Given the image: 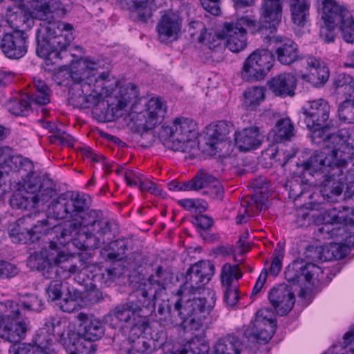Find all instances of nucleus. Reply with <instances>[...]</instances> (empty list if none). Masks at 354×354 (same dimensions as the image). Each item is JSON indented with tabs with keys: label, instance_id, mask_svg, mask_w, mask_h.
<instances>
[{
	"label": "nucleus",
	"instance_id": "obj_11",
	"mask_svg": "<svg viewBox=\"0 0 354 354\" xmlns=\"http://www.w3.org/2000/svg\"><path fill=\"white\" fill-rule=\"evenodd\" d=\"M8 312V314L0 316V337L8 342L17 343L25 338L28 324L21 319L17 302H10Z\"/></svg>",
	"mask_w": 354,
	"mask_h": 354
},
{
	"label": "nucleus",
	"instance_id": "obj_19",
	"mask_svg": "<svg viewBox=\"0 0 354 354\" xmlns=\"http://www.w3.org/2000/svg\"><path fill=\"white\" fill-rule=\"evenodd\" d=\"M281 13L282 0H264L261 4L257 32L265 30L272 33L281 21Z\"/></svg>",
	"mask_w": 354,
	"mask_h": 354
},
{
	"label": "nucleus",
	"instance_id": "obj_23",
	"mask_svg": "<svg viewBox=\"0 0 354 354\" xmlns=\"http://www.w3.org/2000/svg\"><path fill=\"white\" fill-rule=\"evenodd\" d=\"M320 15L323 24L329 27L340 26L344 21L348 22L351 14L333 0H324Z\"/></svg>",
	"mask_w": 354,
	"mask_h": 354
},
{
	"label": "nucleus",
	"instance_id": "obj_59",
	"mask_svg": "<svg viewBox=\"0 0 354 354\" xmlns=\"http://www.w3.org/2000/svg\"><path fill=\"white\" fill-rule=\"evenodd\" d=\"M147 317L138 316L136 320L128 324L127 326H124V328H129V341L137 337H145L142 335L149 328Z\"/></svg>",
	"mask_w": 354,
	"mask_h": 354
},
{
	"label": "nucleus",
	"instance_id": "obj_49",
	"mask_svg": "<svg viewBox=\"0 0 354 354\" xmlns=\"http://www.w3.org/2000/svg\"><path fill=\"white\" fill-rule=\"evenodd\" d=\"M328 216L330 218H327V221H337L340 226L346 225L354 227V209L352 208L344 207L342 210L330 209Z\"/></svg>",
	"mask_w": 354,
	"mask_h": 354
},
{
	"label": "nucleus",
	"instance_id": "obj_26",
	"mask_svg": "<svg viewBox=\"0 0 354 354\" xmlns=\"http://www.w3.org/2000/svg\"><path fill=\"white\" fill-rule=\"evenodd\" d=\"M59 336L60 342L68 354H93L95 352L93 341L85 339L75 331H68L66 336L61 333Z\"/></svg>",
	"mask_w": 354,
	"mask_h": 354
},
{
	"label": "nucleus",
	"instance_id": "obj_38",
	"mask_svg": "<svg viewBox=\"0 0 354 354\" xmlns=\"http://www.w3.org/2000/svg\"><path fill=\"white\" fill-rule=\"evenodd\" d=\"M329 154H330V151H315L306 161L301 162L304 171H308L312 176H317L318 179L322 178L323 170H325L329 160L328 158Z\"/></svg>",
	"mask_w": 354,
	"mask_h": 354
},
{
	"label": "nucleus",
	"instance_id": "obj_7",
	"mask_svg": "<svg viewBox=\"0 0 354 354\" xmlns=\"http://www.w3.org/2000/svg\"><path fill=\"white\" fill-rule=\"evenodd\" d=\"M83 231L77 243V250L97 248L109 244L114 237L116 224L104 216L100 210H91L82 222Z\"/></svg>",
	"mask_w": 354,
	"mask_h": 354
},
{
	"label": "nucleus",
	"instance_id": "obj_29",
	"mask_svg": "<svg viewBox=\"0 0 354 354\" xmlns=\"http://www.w3.org/2000/svg\"><path fill=\"white\" fill-rule=\"evenodd\" d=\"M7 21L14 31L26 32L34 25V19L31 13L24 8L15 6L9 8L6 12Z\"/></svg>",
	"mask_w": 354,
	"mask_h": 354
},
{
	"label": "nucleus",
	"instance_id": "obj_40",
	"mask_svg": "<svg viewBox=\"0 0 354 354\" xmlns=\"http://www.w3.org/2000/svg\"><path fill=\"white\" fill-rule=\"evenodd\" d=\"M268 299L276 313L280 316L288 314V285L280 284L272 288Z\"/></svg>",
	"mask_w": 354,
	"mask_h": 354
},
{
	"label": "nucleus",
	"instance_id": "obj_60",
	"mask_svg": "<svg viewBox=\"0 0 354 354\" xmlns=\"http://www.w3.org/2000/svg\"><path fill=\"white\" fill-rule=\"evenodd\" d=\"M8 111L15 115H25L30 110V103L25 99H10L6 104Z\"/></svg>",
	"mask_w": 354,
	"mask_h": 354
},
{
	"label": "nucleus",
	"instance_id": "obj_8",
	"mask_svg": "<svg viewBox=\"0 0 354 354\" xmlns=\"http://www.w3.org/2000/svg\"><path fill=\"white\" fill-rule=\"evenodd\" d=\"M91 197L84 193L67 192L53 199L48 206L49 214L56 219L70 218L83 221V217L92 209H89Z\"/></svg>",
	"mask_w": 354,
	"mask_h": 354
},
{
	"label": "nucleus",
	"instance_id": "obj_3",
	"mask_svg": "<svg viewBox=\"0 0 354 354\" xmlns=\"http://www.w3.org/2000/svg\"><path fill=\"white\" fill-rule=\"evenodd\" d=\"M82 221L65 223L62 226L55 225L54 232L57 234L56 241L60 245L67 246L72 253H65L57 248L55 241H51L48 248L40 252H35L27 259V266H59L60 263H70L73 259L82 261L87 253L75 252L77 243L82 234Z\"/></svg>",
	"mask_w": 354,
	"mask_h": 354
},
{
	"label": "nucleus",
	"instance_id": "obj_4",
	"mask_svg": "<svg viewBox=\"0 0 354 354\" xmlns=\"http://www.w3.org/2000/svg\"><path fill=\"white\" fill-rule=\"evenodd\" d=\"M81 72L80 77L84 83L90 86V93L95 98V107L92 112L102 122L111 120V113L107 109L111 94L117 87V80L111 77L109 72L102 73L97 77L91 73L97 70L100 64L99 62L91 57L82 59L79 62Z\"/></svg>",
	"mask_w": 354,
	"mask_h": 354
},
{
	"label": "nucleus",
	"instance_id": "obj_13",
	"mask_svg": "<svg viewBox=\"0 0 354 354\" xmlns=\"http://www.w3.org/2000/svg\"><path fill=\"white\" fill-rule=\"evenodd\" d=\"M255 21L248 17L238 19L236 22L225 23L223 34L225 38V46L230 50L239 53L247 46L246 28H255Z\"/></svg>",
	"mask_w": 354,
	"mask_h": 354
},
{
	"label": "nucleus",
	"instance_id": "obj_33",
	"mask_svg": "<svg viewBox=\"0 0 354 354\" xmlns=\"http://www.w3.org/2000/svg\"><path fill=\"white\" fill-rule=\"evenodd\" d=\"M156 290L152 292V289L147 290L145 288H139L134 291L131 297L135 298V300H131L129 302L132 306L138 309L136 313L140 317H148L155 310V303L153 299L150 298V296H154L156 293Z\"/></svg>",
	"mask_w": 354,
	"mask_h": 354
},
{
	"label": "nucleus",
	"instance_id": "obj_64",
	"mask_svg": "<svg viewBox=\"0 0 354 354\" xmlns=\"http://www.w3.org/2000/svg\"><path fill=\"white\" fill-rule=\"evenodd\" d=\"M339 119L347 123H354V100H346L338 108Z\"/></svg>",
	"mask_w": 354,
	"mask_h": 354
},
{
	"label": "nucleus",
	"instance_id": "obj_18",
	"mask_svg": "<svg viewBox=\"0 0 354 354\" xmlns=\"http://www.w3.org/2000/svg\"><path fill=\"white\" fill-rule=\"evenodd\" d=\"M166 113V108L161 100L158 97L151 98L148 101L145 111L139 113L131 111L129 116L133 122H144L143 128H154L160 123Z\"/></svg>",
	"mask_w": 354,
	"mask_h": 354
},
{
	"label": "nucleus",
	"instance_id": "obj_5",
	"mask_svg": "<svg viewBox=\"0 0 354 354\" xmlns=\"http://www.w3.org/2000/svg\"><path fill=\"white\" fill-rule=\"evenodd\" d=\"M354 154V140L349 143H343L331 149L328 156V162L322 178H319L320 185L324 186L322 194L328 201H333V196H339L343 191L346 180L345 169L348 167V160Z\"/></svg>",
	"mask_w": 354,
	"mask_h": 354
},
{
	"label": "nucleus",
	"instance_id": "obj_24",
	"mask_svg": "<svg viewBox=\"0 0 354 354\" xmlns=\"http://www.w3.org/2000/svg\"><path fill=\"white\" fill-rule=\"evenodd\" d=\"M136 309L129 301L120 304L110 310L105 320L113 328H124L139 316Z\"/></svg>",
	"mask_w": 354,
	"mask_h": 354
},
{
	"label": "nucleus",
	"instance_id": "obj_10",
	"mask_svg": "<svg viewBox=\"0 0 354 354\" xmlns=\"http://www.w3.org/2000/svg\"><path fill=\"white\" fill-rule=\"evenodd\" d=\"M273 53L266 49H258L245 60L241 71L242 78L247 82L263 80L274 64Z\"/></svg>",
	"mask_w": 354,
	"mask_h": 354
},
{
	"label": "nucleus",
	"instance_id": "obj_35",
	"mask_svg": "<svg viewBox=\"0 0 354 354\" xmlns=\"http://www.w3.org/2000/svg\"><path fill=\"white\" fill-rule=\"evenodd\" d=\"M237 251L234 253L233 246L230 245H218L212 248L211 254L215 258H223L227 259L232 257L236 264L234 266H239L243 262V255L250 251L251 246L249 243H246L241 238L236 243Z\"/></svg>",
	"mask_w": 354,
	"mask_h": 354
},
{
	"label": "nucleus",
	"instance_id": "obj_25",
	"mask_svg": "<svg viewBox=\"0 0 354 354\" xmlns=\"http://www.w3.org/2000/svg\"><path fill=\"white\" fill-rule=\"evenodd\" d=\"M330 109L328 102L322 98L308 102V104L302 108L303 113L306 115V126H309V124H317V125L328 124Z\"/></svg>",
	"mask_w": 354,
	"mask_h": 354
},
{
	"label": "nucleus",
	"instance_id": "obj_14",
	"mask_svg": "<svg viewBox=\"0 0 354 354\" xmlns=\"http://www.w3.org/2000/svg\"><path fill=\"white\" fill-rule=\"evenodd\" d=\"M0 35V49L6 57L19 59L27 53L29 42L26 32L23 30L2 32L1 30Z\"/></svg>",
	"mask_w": 354,
	"mask_h": 354
},
{
	"label": "nucleus",
	"instance_id": "obj_15",
	"mask_svg": "<svg viewBox=\"0 0 354 354\" xmlns=\"http://www.w3.org/2000/svg\"><path fill=\"white\" fill-rule=\"evenodd\" d=\"M72 84L68 90V100L74 107L85 109L91 106L95 107V98L90 93V86L84 83L77 72L72 71L69 73Z\"/></svg>",
	"mask_w": 354,
	"mask_h": 354
},
{
	"label": "nucleus",
	"instance_id": "obj_42",
	"mask_svg": "<svg viewBox=\"0 0 354 354\" xmlns=\"http://www.w3.org/2000/svg\"><path fill=\"white\" fill-rule=\"evenodd\" d=\"M125 267H95L93 280L105 286H109L124 273Z\"/></svg>",
	"mask_w": 354,
	"mask_h": 354
},
{
	"label": "nucleus",
	"instance_id": "obj_2",
	"mask_svg": "<svg viewBox=\"0 0 354 354\" xmlns=\"http://www.w3.org/2000/svg\"><path fill=\"white\" fill-rule=\"evenodd\" d=\"M215 267H189L186 272L185 282L177 290L176 295L181 297L183 308L180 313L185 316L186 330H201L205 320L215 304V293L209 291L208 297H197L201 286L207 284L214 274Z\"/></svg>",
	"mask_w": 354,
	"mask_h": 354
},
{
	"label": "nucleus",
	"instance_id": "obj_16",
	"mask_svg": "<svg viewBox=\"0 0 354 354\" xmlns=\"http://www.w3.org/2000/svg\"><path fill=\"white\" fill-rule=\"evenodd\" d=\"M182 28V19L180 15L172 11L162 15L157 23L156 29L158 40L168 44L178 39Z\"/></svg>",
	"mask_w": 354,
	"mask_h": 354
},
{
	"label": "nucleus",
	"instance_id": "obj_53",
	"mask_svg": "<svg viewBox=\"0 0 354 354\" xmlns=\"http://www.w3.org/2000/svg\"><path fill=\"white\" fill-rule=\"evenodd\" d=\"M183 305L181 297H180V299L176 301L174 307H170V310L165 321L166 324L173 326L180 325L185 330V321L187 319L185 316L180 313L183 312Z\"/></svg>",
	"mask_w": 354,
	"mask_h": 354
},
{
	"label": "nucleus",
	"instance_id": "obj_20",
	"mask_svg": "<svg viewBox=\"0 0 354 354\" xmlns=\"http://www.w3.org/2000/svg\"><path fill=\"white\" fill-rule=\"evenodd\" d=\"M61 319L50 316L44 320L42 326L35 332L32 337L31 346L41 348H55V333L61 326Z\"/></svg>",
	"mask_w": 354,
	"mask_h": 354
},
{
	"label": "nucleus",
	"instance_id": "obj_1",
	"mask_svg": "<svg viewBox=\"0 0 354 354\" xmlns=\"http://www.w3.org/2000/svg\"><path fill=\"white\" fill-rule=\"evenodd\" d=\"M64 13V8L60 0H37L35 14L41 21H48L41 24L36 33V53L44 58L46 65L59 64V61L69 56L67 48L74 39L73 26L70 24L57 21H52L55 16Z\"/></svg>",
	"mask_w": 354,
	"mask_h": 354
},
{
	"label": "nucleus",
	"instance_id": "obj_6",
	"mask_svg": "<svg viewBox=\"0 0 354 354\" xmlns=\"http://www.w3.org/2000/svg\"><path fill=\"white\" fill-rule=\"evenodd\" d=\"M158 138L163 145L174 151L194 153L198 148L196 123L190 118H176L171 125L163 124Z\"/></svg>",
	"mask_w": 354,
	"mask_h": 354
},
{
	"label": "nucleus",
	"instance_id": "obj_32",
	"mask_svg": "<svg viewBox=\"0 0 354 354\" xmlns=\"http://www.w3.org/2000/svg\"><path fill=\"white\" fill-rule=\"evenodd\" d=\"M130 18L135 21L146 23L157 9L154 0H125Z\"/></svg>",
	"mask_w": 354,
	"mask_h": 354
},
{
	"label": "nucleus",
	"instance_id": "obj_30",
	"mask_svg": "<svg viewBox=\"0 0 354 354\" xmlns=\"http://www.w3.org/2000/svg\"><path fill=\"white\" fill-rule=\"evenodd\" d=\"M310 0H291L290 11L292 29L297 34H300L301 28H304L310 15Z\"/></svg>",
	"mask_w": 354,
	"mask_h": 354
},
{
	"label": "nucleus",
	"instance_id": "obj_51",
	"mask_svg": "<svg viewBox=\"0 0 354 354\" xmlns=\"http://www.w3.org/2000/svg\"><path fill=\"white\" fill-rule=\"evenodd\" d=\"M336 88H342V93L346 100H354V78L348 74L340 73L334 80Z\"/></svg>",
	"mask_w": 354,
	"mask_h": 354
},
{
	"label": "nucleus",
	"instance_id": "obj_63",
	"mask_svg": "<svg viewBox=\"0 0 354 354\" xmlns=\"http://www.w3.org/2000/svg\"><path fill=\"white\" fill-rule=\"evenodd\" d=\"M270 41L274 44L275 53L278 61L284 65L288 64V44L282 37H273L270 38Z\"/></svg>",
	"mask_w": 354,
	"mask_h": 354
},
{
	"label": "nucleus",
	"instance_id": "obj_46",
	"mask_svg": "<svg viewBox=\"0 0 354 354\" xmlns=\"http://www.w3.org/2000/svg\"><path fill=\"white\" fill-rule=\"evenodd\" d=\"M32 218L33 226L31 227L32 242L38 241L41 235L54 232L55 225L49 222L47 218L39 219L37 214H29Z\"/></svg>",
	"mask_w": 354,
	"mask_h": 354
},
{
	"label": "nucleus",
	"instance_id": "obj_41",
	"mask_svg": "<svg viewBox=\"0 0 354 354\" xmlns=\"http://www.w3.org/2000/svg\"><path fill=\"white\" fill-rule=\"evenodd\" d=\"M242 348L243 344L239 337L228 334L215 343L212 354H240Z\"/></svg>",
	"mask_w": 354,
	"mask_h": 354
},
{
	"label": "nucleus",
	"instance_id": "obj_61",
	"mask_svg": "<svg viewBox=\"0 0 354 354\" xmlns=\"http://www.w3.org/2000/svg\"><path fill=\"white\" fill-rule=\"evenodd\" d=\"M80 297V294L79 292L74 291L72 295L68 288H66V292L64 295V297L59 301L58 306L59 309L65 313H73L77 307V299Z\"/></svg>",
	"mask_w": 354,
	"mask_h": 354
},
{
	"label": "nucleus",
	"instance_id": "obj_27",
	"mask_svg": "<svg viewBox=\"0 0 354 354\" xmlns=\"http://www.w3.org/2000/svg\"><path fill=\"white\" fill-rule=\"evenodd\" d=\"M80 322L79 336L88 341L100 339L104 333L103 323L91 315L80 313L77 316Z\"/></svg>",
	"mask_w": 354,
	"mask_h": 354
},
{
	"label": "nucleus",
	"instance_id": "obj_58",
	"mask_svg": "<svg viewBox=\"0 0 354 354\" xmlns=\"http://www.w3.org/2000/svg\"><path fill=\"white\" fill-rule=\"evenodd\" d=\"M14 164H19L18 171L24 181V184L30 178H35L36 174L34 171V165L32 162L22 156H15L14 158Z\"/></svg>",
	"mask_w": 354,
	"mask_h": 354
},
{
	"label": "nucleus",
	"instance_id": "obj_47",
	"mask_svg": "<svg viewBox=\"0 0 354 354\" xmlns=\"http://www.w3.org/2000/svg\"><path fill=\"white\" fill-rule=\"evenodd\" d=\"M209 350L208 344L203 339L196 336L171 354H208Z\"/></svg>",
	"mask_w": 354,
	"mask_h": 354
},
{
	"label": "nucleus",
	"instance_id": "obj_37",
	"mask_svg": "<svg viewBox=\"0 0 354 354\" xmlns=\"http://www.w3.org/2000/svg\"><path fill=\"white\" fill-rule=\"evenodd\" d=\"M129 241L127 239H120L109 243L108 248L100 250V256L110 263L125 261L129 250Z\"/></svg>",
	"mask_w": 354,
	"mask_h": 354
},
{
	"label": "nucleus",
	"instance_id": "obj_54",
	"mask_svg": "<svg viewBox=\"0 0 354 354\" xmlns=\"http://www.w3.org/2000/svg\"><path fill=\"white\" fill-rule=\"evenodd\" d=\"M174 277L168 267H158L155 275H151L148 281L149 285L157 284L159 288H165V286L172 283Z\"/></svg>",
	"mask_w": 354,
	"mask_h": 354
},
{
	"label": "nucleus",
	"instance_id": "obj_43",
	"mask_svg": "<svg viewBox=\"0 0 354 354\" xmlns=\"http://www.w3.org/2000/svg\"><path fill=\"white\" fill-rule=\"evenodd\" d=\"M328 214L329 209L324 214V224L321 227H318L317 231L315 232V234L319 241L330 239H335L337 241L338 234H340L339 233L341 232H344L343 230H339L341 226L339 225L337 221H327V218H330Z\"/></svg>",
	"mask_w": 354,
	"mask_h": 354
},
{
	"label": "nucleus",
	"instance_id": "obj_52",
	"mask_svg": "<svg viewBox=\"0 0 354 354\" xmlns=\"http://www.w3.org/2000/svg\"><path fill=\"white\" fill-rule=\"evenodd\" d=\"M326 247L308 245L304 252V266H317V263L326 262L324 253Z\"/></svg>",
	"mask_w": 354,
	"mask_h": 354
},
{
	"label": "nucleus",
	"instance_id": "obj_48",
	"mask_svg": "<svg viewBox=\"0 0 354 354\" xmlns=\"http://www.w3.org/2000/svg\"><path fill=\"white\" fill-rule=\"evenodd\" d=\"M67 267H35V270L40 273L45 279L55 280H64L71 277L74 270H66Z\"/></svg>",
	"mask_w": 354,
	"mask_h": 354
},
{
	"label": "nucleus",
	"instance_id": "obj_17",
	"mask_svg": "<svg viewBox=\"0 0 354 354\" xmlns=\"http://www.w3.org/2000/svg\"><path fill=\"white\" fill-rule=\"evenodd\" d=\"M307 268L308 267H301V268L302 269V273L305 281L308 285L305 284L304 286H299L295 283L296 279H289V283L291 282V285L289 286V303L291 302L292 305L295 304V292H297L298 297L303 299H306L307 296L310 294L313 288L315 286V281L313 279L314 275L316 274L315 279H317V281L321 283L328 282L331 280L330 277L329 278L328 276H324L325 269L327 267H313L315 270L313 271L306 270Z\"/></svg>",
	"mask_w": 354,
	"mask_h": 354
},
{
	"label": "nucleus",
	"instance_id": "obj_34",
	"mask_svg": "<svg viewBox=\"0 0 354 354\" xmlns=\"http://www.w3.org/2000/svg\"><path fill=\"white\" fill-rule=\"evenodd\" d=\"M231 129V124L226 121H219L216 124L209 125L205 133L207 145L212 150H221L219 145L227 140Z\"/></svg>",
	"mask_w": 354,
	"mask_h": 354
},
{
	"label": "nucleus",
	"instance_id": "obj_55",
	"mask_svg": "<svg viewBox=\"0 0 354 354\" xmlns=\"http://www.w3.org/2000/svg\"><path fill=\"white\" fill-rule=\"evenodd\" d=\"M267 84L275 95L286 97L288 95V76L286 73H281L272 78Z\"/></svg>",
	"mask_w": 354,
	"mask_h": 354
},
{
	"label": "nucleus",
	"instance_id": "obj_44",
	"mask_svg": "<svg viewBox=\"0 0 354 354\" xmlns=\"http://www.w3.org/2000/svg\"><path fill=\"white\" fill-rule=\"evenodd\" d=\"M10 204L13 208L29 209L35 208L38 202L37 196L31 192L26 190L15 192L10 199Z\"/></svg>",
	"mask_w": 354,
	"mask_h": 354
},
{
	"label": "nucleus",
	"instance_id": "obj_22",
	"mask_svg": "<svg viewBox=\"0 0 354 354\" xmlns=\"http://www.w3.org/2000/svg\"><path fill=\"white\" fill-rule=\"evenodd\" d=\"M308 57L299 51L297 44L294 41L289 44V69L295 71L294 75L289 76V96L292 97L295 95L292 88L296 86L297 79L308 77L303 73V71L307 67Z\"/></svg>",
	"mask_w": 354,
	"mask_h": 354
},
{
	"label": "nucleus",
	"instance_id": "obj_12",
	"mask_svg": "<svg viewBox=\"0 0 354 354\" xmlns=\"http://www.w3.org/2000/svg\"><path fill=\"white\" fill-rule=\"evenodd\" d=\"M271 310L263 308L256 313L254 319L244 331V335L259 344L268 343L275 333L277 322Z\"/></svg>",
	"mask_w": 354,
	"mask_h": 354
},
{
	"label": "nucleus",
	"instance_id": "obj_45",
	"mask_svg": "<svg viewBox=\"0 0 354 354\" xmlns=\"http://www.w3.org/2000/svg\"><path fill=\"white\" fill-rule=\"evenodd\" d=\"M243 96V106L246 110L253 111L264 100V89L258 86L248 88L244 91Z\"/></svg>",
	"mask_w": 354,
	"mask_h": 354
},
{
	"label": "nucleus",
	"instance_id": "obj_57",
	"mask_svg": "<svg viewBox=\"0 0 354 354\" xmlns=\"http://www.w3.org/2000/svg\"><path fill=\"white\" fill-rule=\"evenodd\" d=\"M129 351L133 354H151L155 348L151 345V341L145 337H137L129 341Z\"/></svg>",
	"mask_w": 354,
	"mask_h": 354
},
{
	"label": "nucleus",
	"instance_id": "obj_50",
	"mask_svg": "<svg viewBox=\"0 0 354 354\" xmlns=\"http://www.w3.org/2000/svg\"><path fill=\"white\" fill-rule=\"evenodd\" d=\"M242 277L239 267H222L220 274L221 287L238 286L239 280Z\"/></svg>",
	"mask_w": 354,
	"mask_h": 354
},
{
	"label": "nucleus",
	"instance_id": "obj_36",
	"mask_svg": "<svg viewBox=\"0 0 354 354\" xmlns=\"http://www.w3.org/2000/svg\"><path fill=\"white\" fill-rule=\"evenodd\" d=\"M306 68L309 69L310 75H307L308 77L304 80L312 82L315 86H323L328 80L329 68L319 58L308 57Z\"/></svg>",
	"mask_w": 354,
	"mask_h": 354
},
{
	"label": "nucleus",
	"instance_id": "obj_31",
	"mask_svg": "<svg viewBox=\"0 0 354 354\" xmlns=\"http://www.w3.org/2000/svg\"><path fill=\"white\" fill-rule=\"evenodd\" d=\"M32 226V218L29 214L22 216L10 225L8 231L12 242L23 244L32 243L31 236Z\"/></svg>",
	"mask_w": 354,
	"mask_h": 354
},
{
	"label": "nucleus",
	"instance_id": "obj_21",
	"mask_svg": "<svg viewBox=\"0 0 354 354\" xmlns=\"http://www.w3.org/2000/svg\"><path fill=\"white\" fill-rule=\"evenodd\" d=\"M24 187L37 196L38 203L47 202L57 194L55 185L47 174L36 175L27 180Z\"/></svg>",
	"mask_w": 354,
	"mask_h": 354
},
{
	"label": "nucleus",
	"instance_id": "obj_39",
	"mask_svg": "<svg viewBox=\"0 0 354 354\" xmlns=\"http://www.w3.org/2000/svg\"><path fill=\"white\" fill-rule=\"evenodd\" d=\"M235 143L241 151H250L261 144L259 129L257 127L245 128L235 135Z\"/></svg>",
	"mask_w": 354,
	"mask_h": 354
},
{
	"label": "nucleus",
	"instance_id": "obj_28",
	"mask_svg": "<svg viewBox=\"0 0 354 354\" xmlns=\"http://www.w3.org/2000/svg\"><path fill=\"white\" fill-rule=\"evenodd\" d=\"M138 95V87L133 83H129L120 87L118 93L115 95V97H110L109 102H111V105H109L107 107L112 113L111 120L115 115H121L118 112L123 110L128 103L135 101Z\"/></svg>",
	"mask_w": 354,
	"mask_h": 354
},
{
	"label": "nucleus",
	"instance_id": "obj_56",
	"mask_svg": "<svg viewBox=\"0 0 354 354\" xmlns=\"http://www.w3.org/2000/svg\"><path fill=\"white\" fill-rule=\"evenodd\" d=\"M225 36L223 34V30L219 33H214L212 35L211 32L207 34V32L202 33L199 37V41L203 42L206 41V45L210 50L214 51H222L224 50V46L225 45Z\"/></svg>",
	"mask_w": 354,
	"mask_h": 354
},
{
	"label": "nucleus",
	"instance_id": "obj_9",
	"mask_svg": "<svg viewBox=\"0 0 354 354\" xmlns=\"http://www.w3.org/2000/svg\"><path fill=\"white\" fill-rule=\"evenodd\" d=\"M307 127L310 131L311 142L323 146L326 151L335 149L336 146L339 147L343 143L354 141V128H342L336 133H332L330 130L333 128V124L330 120L324 125L309 124Z\"/></svg>",
	"mask_w": 354,
	"mask_h": 354
},
{
	"label": "nucleus",
	"instance_id": "obj_62",
	"mask_svg": "<svg viewBox=\"0 0 354 354\" xmlns=\"http://www.w3.org/2000/svg\"><path fill=\"white\" fill-rule=\"evenodd\" d=\"M350 252V249L342 242L331 245L330 248L326 247L325 252V261H332L333 260L342 259L346 257Z\"/></svg>",
	"mask_w": 354,
	"mask_h": 354
}]
</instances>
